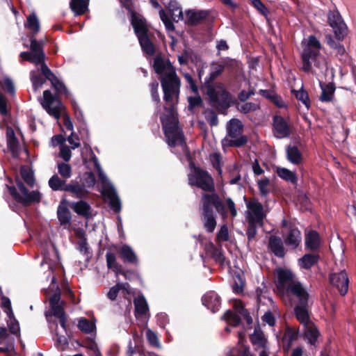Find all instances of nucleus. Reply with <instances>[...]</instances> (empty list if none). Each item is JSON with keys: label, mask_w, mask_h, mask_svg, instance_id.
Returning <instances> with one entry per match:
<instances>
[{"label": "nucleus", "mask_w": 356, "mask_h": 356, "mask_svg": "<svg viewBox=\"0 0 356 356\" xmlns=\"http://www.w3.org/2000/svg\"><path fill=\"white\" fill-rule=\"evenodd\" d=\"M118 254L124 263L130 264L134 266H137L139 263L136 254L127 244H124L120 247Z\"/></svg>", "instance_id": "393cba45"}, {"label": "nucleus", "mask_w": 356, "mask_h": 356, "mask_svg": "<svg viewBox=\"0 0 356 356\" xmlns=\"http://www.w3.org/2000/svg\"><path fill=\"white\" fill-rule=\"evenodd\" d=\"M40 72L43 76L44 79L48 80L51 82V86L54 85V83L58 81V77L52 72V71L49 69V67L47 65L44 60L43 63H40Z\"/></svg>", "instance_id": "37998d69"}, {"label": "nucleus", "mask_w": 356, "mask_h": 356, "mask_svg": "<svg viewBox=\"0 0 356 356\" xmlns=\"http://www.w3.org/2000/svg\"><path fill=\"white\" fill-rule=\"evenodd\" d=\"M302 241L301 232L293 224H290L289 230L284 236L285 245L291 250H296L300 245Z\"/></svg>", "instance_id": "dca6fc26"}, {"label": "nucleus", "mask_w": 356, "mask_h": 356, "mask_svg": "<svg viewBox=\"0 0 356 356\" xmlns=\"http://www.w3.org/2000/svg\"><path fill=\"white\" fill-rule=\"evenodd\" d=\"M303 326L304 339L312 346H316L320 332L316 325L311 322Z\"/></svg>", "instance_id": "bb28decb"}, {"label": "nucleus", "mask_w": 356, "mask_h": 356, "mask_svg": "<svg viewBox=\"0 0 356 356\" xmlns=\"http://www.w3.org/2000/svg\"><path fill=\"white\" fill-rule=\"evenodd\" d=\"M320 86L322 92L319 100L323 102H331L334 97L336 89L335 84L333 82L328 83L327 84L320 83Z\"/></svg>", "instance_id": "2f4dec72"}, {"label": "nucleus", "mask_w": 356, "mask_h": 356, "mask_svg": "<svg viewBox=\"0 0 356 356\" xmlns=\"http://www.w3.org/2000/svg\"><path fill=\"white\" fill-rule=\"evenodd\" d=\"M71 104H72V107L74 111V116H75L76 119L80 122H84L83 113V111H81V109L80 108L79 104H77V102L75 100H72V101H71Z\"/></svg>", "instance_id": "69168bd1"}, {"label": "nucleus", "mask_w": 356, "mask_h": 356, "mask_svg": "<svg viewBox=\"0 0 356 356\" xmlns=\"http://www.w3.org/2000/svg\"><path fill=\"white\" fill-rule=\"evenodd\" d=\"M236 108L241 113L248 114L250 112H254L259 109L260 106L259 104L253 102H246L242 105L238 104Z\"/></svg>", "instance_id": "4d7b16f0"}, {"label": "nucleus", "mask_w": 356, "mask_h": 356, "mask_svg": "<svg viewBox=\"0 0 356 356\" xmlns=\"http://www.w3.org/2000/svg\"><path fill=\"white\" fill-rule=\"evenodd\" d=\"M188 108L190 111L193 112L194 108L197 107H203L204 102L200 95H195V96H190L188 97Z\"/></svg>", "instance_id": "864d4df0"}, {"label": "nucleus", "mask_w": 356, "mask_h": 356, "mask_svg": "<svg viewBox=\"0 0 356 356\" xmlns=\"http://www.w3.org/2000/svg\"><path fill=\"white\" fill-rule=\"evenodd\" d=\"M202 304L213 313L219 310L221 299L217 293L211 291L205 293L202 298Z\"/></svg>", "instance_id": "4be33fe9"}, {"label": "nucleus", "mask_w": 356, "mask_h": 356, "mask_svg": "<svg viewBox=\"0 0 356 356\" xmlns=\"http://www.w3.org/2000/svg\"><path fill=\"white\" fill-rule=\"evenodd\" d=\"M153 68L157 74L161 75L159 79L163 92V110L177 106L181 80L177 74L175 68L168 59L165 61L161 55H157L154 58Z\"/></svg>", "instance_id": "f257e3e1"}, {"label": "nucleus", "mask_w": 356, "mask_h": 356, "mask_svg": "<svg viewBox=\"0 0 356 356\" xmlns=\"http://www.w3.org/2000/svg\"><path fill=\"white\" fill-rule=\"evenodd\" d=\"M143 51L149 56L155 54V47L150 40L148 33L137 36Z\"/></svg>", "instance_id": "58836bf2"}, {"label": "nucleus", "mask_w": 356, "mask_h": 356, "mask_svg": "<svg viewBox=\"0 0 356 356\" xmlns=\"http://www.w3.org/2000/svg\"><path fill=\"white\" fill-rule=\"evenodd\" d=\"M222 216H227L225 205L217 193H202L200 200V211L204 221V227L212 233L216 227V220L213 208Z\"/></svg>", "instance_id": "20e7f679"}, {"label": "nucleus", "mask_w": 356, "mask_h": 356, "mask_svg": "<svg viewBox=\"0 0 356 356\" xmlns=\"http://www.w3.org/2000/svg\"><path fill=\"white\" fill-rule=\"evenodd\" d=\"M102 195L109 200V206L115 213H118L121 210L120 200L118 197L115 188L110 186L104 188L102 192Z\"/></svg>", "instance_id": "cd10ccee"}, {"label": "nucleus", "mask_w": 356, "mask_h": 356, "mask_svg": "<svg viewBox=\"0 0 356 356\" xmlns=\"http://www.w3.org/2000/svg\"><path fill=\"white\" fill-rule=\"evenodd\" d=\"M321 44L315 35L308 37L307 44L303 49L301 58L302 61V70L305 72H310L312 70V62L316 63L320 56ZM316 65V63H314Z\"/></svg>", "instance_id": "1a4fd4ad"}, {"label": "nucleus", "mask_w": 356, "mask_h": 356, "mask_svg": "<svg viewBox=\"0 0 356 356\" xmlns=\"http://www.w3.org/2000/svg\"><path fill=\"white\" fill-rule=\"evenodd\" d=\"M222 319L229 322L234 327L238 326L241 322L239 314L233 312L231 309H228L224 313Z\"/></svg>", "instance_id": "c03bdc74"}, {"label": "nucleus", "mask_w": 356, "mask_h": 356, "mask_svg": "<svg viewBox=\"0 0 356 356\" xmlns=\"http://www.w3.org/2000/svg\"><path fill=\"white\" fill-rule=\"evenodd\" d=\"M58 172L63 178H70L72 175V167L70 164L61 162L58 164Z\"/></svg>", "instance_id": "13d9d810"}, {"label": "nucleus", "mask_w": 356, "mask_h": 356, "mask_svg": "<svg viewBox=\"0 0 356 356\" xmlns=\"http://www.w3.org/2000/svg\"><path fill=\"white\" fill-rule=\"evenodd\" d=\"M30 79L32 83L33 89L36 92L45 83L43 76L37 72L32 70L30 72Z\"/></svg>", "instance_id": "a18cd8bd"}, {"label": "nucleus", "mask_w": 356, "mask_h": 356, "mask_svg": "<svg viewBox=\"0 0 356 356\" xmlns=\"http://www.w3.org/2000/svg\"><path fill=\"white\" fill-rule=\"evenodd\" d=\"M63 191L68 192L72 196L79 200H84L88 197L89 192L82 184L76 181H71L65 185Z\"/></svg>", "instance_id": "412c9836"}, {"label": "nucleus", "mask_w": 356, "mask_h": 356, "mask_svg": "<svg viewBox=\"0 0 356 356\" xmlns=\"http://www.w3.org/2000/svg\"><path fill=\"white\" fill-rule=\"evenodd\" d=\"M291 92L294 95L296 98L301 102L305 107L309 109L311 106L310 99L308 95V92L304 90L303 87H302L300 90H296L294 89L291 90Z\"/></svg>", "instance_id": "a19ab883"}, {"label": "nucleus", "mask_w": 356, "mask_h": 356, "mask_svg": "<svg viewBox=\"0 0 356 356\" xmlns=\"http://www.w3.org/2000/svg\"><path fill=\"white\" fill-rule=\"evenodd\" d=\"M51 86L55 89L57 96H54L49 90H44L41 104L49 115L58 120L61 116L62 111L65 109V106L58 96L63 95L66 98H69L71 95L65 85L59 79Z\"/></svg>", "instance_id": "39448f33"}, {"label": "nucleus", "mask_w": 356, "mask_h": 356, "mask_svg": "<svg viewBox=\"0 0 356 356\" xmlns=\"http://www.w3.org/2000/svg\"><path fill=\"white\" fill-rule=\"evenodd\" d=\"M9 320L7 321V325L10 333L15 335L19 334L20 327L18 321L15 318V315L7 316Z\"/></svg>", "instance_id": "6e6d98bb"}, {"label": "nucleus", "mask_w": 356, "mask_h": 356, "mask_svg": "<svg viewBox=\"0 0 356 356\" xmlns=\"http://www.w3.org/2000/svg\"><path fill=\"white\" fill-rule=\"evenodd\" d=\"M286 157L289 162L294 165H299L302 161V154L297 146L288 145L286 149Z\"/></svg>", "instance_id": "f704fd0d"}, {"label": "nucleus", "mask_w": 356, "mask_h": 356, "mask_svg": "<svg viewBox=\"0 0 356 356\" xmlns=\"http://www.w3.org/2000/svg\"><path fill=\"white\" fill-rule=\"evenodd\" d=\"M308 306L309 303H305L304 305L298 304L294 307L293 309L296 318L302 325H306V324L312 322L309 316Z\"/></svg>", "instance_id": "c756f323"}, {"label": "nucleus", "mask_w": 356, "mask_h": 356, "mask_svg": "<svg viewBox=\"0 0 356 356\" xmlns=\"http://www.w3.org/2000/svg\"><path fill=\"white\" fill-rule=\"evenodd\" d=\"M160 115V121L166 143L170 147L181 146L186 156H190V149L185 140L182 129L179 127L177 106L164 110Z\"/></svg>", "instance_id": "7ed1b4c3"}, {"label": "nucleus", "mask_w": 356, "mask_h": 356, "mask_svg": "<svg viewBox=\"0 0 356 356\" xmlns=\"http://www.w3.org/2000/svg\"><path fill=\"white\" fill-rule=\"evenodd\" d=\"M227 136L231 138L228 145L231 147H241L248 142V138L243 135V125L241 120L236 118L230 120L227 125Z\"/></svg>", "instance_id": "9b49d317"}, {"label": "nucleus", "mask_w": 356, "mask_h": 356, "mask_svg": "<svg viewBox=\"0 0 356 356\" xmlns=\"http://www.w3.org/2000/svg\"><path fill=\"white\" fill-rule=\"evenodd\" d=\"M252 6L259 11L260 14L265 17H267L270 13L268 8L261 0H254V4H252Z\"/></svg>", "instance_id": "338daca9"}, {"label": "nucleus", "mask_w": 356, "mask_h": 356, "mask_svg": "<svg viewBox=\"0 0 356 356\" xmlns=\"http://www.w3.org/2000/svg\"><path fill=\"white\" fill-rule=\"evenodd\" d=\"M247 207L252 212L255 218L250 217L248 220L246 235L250 243L254 240L257 234L256 222L263 225V219L265 217L263 205L258 201H251L247 204Z\"/></svg>", "instance_id": "9d476101"}, {"label": "nucleus", "mask_w": 356, "mask_h": 356, "mask_svg": "<svg viewBox=\"0 0 356 356\" xmlns=\"http://www.w3.org/2000/svg\"><path fill=\"white\" fill-rule=\"evenodd\" d=\"M1 307L3 309V311L7 314V316L13 315L11 302L8 297L5 296H1Z\"/></svg>", "instance_id": "680f3d73"}, {"label": "nucleus", "mask_w": 356, "mask_h": 356, "mask_svg": "<svg viewBox=\"0 0 356 356\" xmlns=\"http://www.w3.org/2000/svg\"><path fill=\"white\" fill-rule=\"evenodd\" d=\"M250 339L253 345H257L260 348L266 347V340L262 332H257L255 330L254 332L250 335Z\"/></svg>", "instance_id": "603ef678"}, {"label": "nucleus", "mask_w": 356, "mask_h": 356, "mask_svg": "<svg viewBox=\"0 0 356 356\" xmlns=\"http://www.w3.org/2000/svg\"><path fill=\"white\" fill-rule=\"evenodd\" d=\"M275 172L280 178L282 179L286 182L294 185L297 184L298 177L296 172H292L285 168L277 167L275 169Z\"/></svg>", "instance_id": "72a5a7b5"}, {"label": "nucleus", "mask_w": 356, "mask_h": 356, "mask_svg": "<svg viewBox=\"0 0 356 356\" xmlns=\"http://www.w3.org/2000/svg\"><path fill=\"white\" fill-rule=\"evenodd\" d=\"M319 259L320 256L318 254H305L299 259L298 261L302 268L309 270L318 264Z\"/></svg>", "instance_id": "e433bc0d"}, {"label": "nucleus", "mask_w": 356, "mask_h": 356, "mask_svg": "<svg viewBox=\"0 0 356 356\" xmlns=\"http://www.w3.org/2000/svg\"><path fill=\"white\" fill-rule=\"evenodd\" d=\"M15 184L22 195L18 193L15 186L6 185V187L13 199L17 203L26 207L33 204H38L40 202L42 197L38 191H33L30 192L25 186L23 181L18 177H16L15 178Z\"/></svg>", "instance_id": "0eeeda50"}, {"label": "nucleus", "mask_w": 356, "mask_h": 356, "mask_svg": "<svg viewBox=\"0 0 356 356\" xmlns=\"http://www.w3.org/2000/svg\"><path fill=\"white\" fill-rule=\"evenodd\" d=\"M205 251L207 254L220 266H223L226 260V257L221 248H217L212 242H210L205 247Z\"/></svg>", "instance_id": "c85d7f7f"}, {"label": "nucleus", "mask_w": 356, "mask_h": 356, "mask_svg": "<svg viewBox=\"0 0 356 356\" xmlns=\"http://www.w3.org/2000/svg\"><path fill=\"white\" fill-rule=\"evenodd\" d=\"M24 26L26 29L30 31L29 35H37V33L40 31V25L39 19L35 13H33L27 17L26 22L24 24Z\"/></svg>", "instance_id": "c9c22d12"}, {"label": "nucleus", "mask_w": 356, "mask_h": 356, "mask_svg": "<svg viewBox=\"0 0 356 356\" xmlns=\"http://www.w3.org/2000/svg\"><path fill=\"white\" fill-rule=\"evenodd\" d=\"M79 329L86 334H90L95 329V324L86 318H81L77 325Z\"/></svg>", "instance_id": "de8ad7c7"}, {"label": "nucleus", "mask_w": 356, "mask_h": 356, "mask_svg": "<svg viewBox=\"0 0 356 356\" xmlns=\"http://www.w3.org/2000/svg\"><path fill=\"white\" fill-rule=\"evenodd\" d=\"M277 281L276 287L280 293H284L287 291V287L296 283L298 280L296 275L288 269L279 268L276 270Z\"/></svg>", "instance_id": "f8f14e48"}, {"label": "nucleus", "mask_w": 356, "mask_h": 356, "mask_svg": "<svg viewBox=\"0 0 356 356\" xmlns=\"http://www.w3.org/2000/svg\"><path fill=\"white\" fill-rule=\"evenodd\" d=\"M30 40V51L35 57L36 60L43 63L45 60V54L43 50L44 42L43 40H37L35 35H29Z\"/></svg>", "instance_id": "5701e85b"}, {"label": "nucleus", "mask_w": 356, "mask_h": 356, "mask_svg": "<svg viewBox=\"0 0 356 356\" xmlns=\"http://www.w3.org/2000/svg\"><path fill=\"white\" fill-rule=\"evenodd\" d=\"M20 175L24 182L31 187L35 184V179L33 172L26 165H22L20 168Z\"/></svg>", "instance_id": "79ce46f5"}, {"label": "nucleus", "mask_w": 356, "mask_h": 356, "mask_svg": "<svg viewBox=\"0 0 356 356\" xmlns=\"http://www.w3.org/2000/svg\"><path fill=\"white\" fill-rule=\"evenodd\" d=\"M329 282L338 290L341 296H344L347 294L349 279L345 270L330 273L329 275Z\"/></svg>", "instance_id": "ddd939ff"}, {"label": "nucleus", "mask_w": 356, "mask_h": 356, "mask_svg": "<svg viewBox=\"0 0 356 356\" xmlns=\"http://www.w3.org/2000/svg\"><path fill=\"white\" fill-rule=\"evenodd\" d=\"M298 332L292 327H287L285 333H284V339H286L288 341V344L291 345L293 341H296L298 338Z\"/></svg>", "instance_id": "e2e57ef3"}, {"label": "nucleus", "mask_w": 356, "mask_h": 356, "mask_svg": "<svg viewBox=\"0 0 356 356\" xmlns=\"http://www.w3.org/2000/svg\"><path fill=\"white\" fill-rule=\"evenodd\" d=\"M67 184L65 180L61 179L57 175H53L49 180V186L54 191H63Z\"/></svg>", "instance_id": "49530a36"}, {"label": "nucleus", "mask_w": 356, "mask_h": 356, "mask_svg": "<svg viewBox=\"0 0 356 356\" xmlns=\"http://www.w3.org/2000/svg\"><path fill=\"white\" fill-rule=\"evenodd\" d=\"M193 168V174L188 175V183L192 186H196L205 193H216L215 192L214 181L211 175L205 170L195 166L191 163Z\"/></svg>", "instance_id": "6e6552de"}, {"label": "nucleus", "mask_w": 356, "mask_h": 356, "mask_svg": "<svg viewBox=\"0 0 356 356\" xmlns=\"http://www.w3.org/2000/svg\"><path fill=\"white\" fill-rule=\"evenodd\" d=\"M216 237L223 242L229 241V231L226 225H222L216 234Z\"/></svg>", "instance_id": "774afa93"}, {"label": "nucleus", "mask_w": 356, "mask_h": 356, "mask_svg": "<svg viewBox=\"0 0 356 356\" xmlns=\"http://www.w3.org/2000/svg\"><path fill=\"white\" fill-rule=\"evenodd\" d=\"M124 8L128 10L131 16V24L133 26L136 36L145 35L148 33V28L146 24L145 19L136 11L131 9L129 5H124Z\"/></svg>", "instance_id": "4468645a"}, {"label": "nucleus", "mask_w": 356, "mask_h": 356, "mask_svg": "<svg viewBox=\"0 0 356 356\" xmlns=\"http://www.w3.org/2000/svg\"><path fill=\"white\" fill-rule=\"evenodd\" d=\"M321 245L319 234L315 230H310L305 236V248L312 252L319 250Z\"/></svg>", "instance_id": "7c9ffc66"}, {"label": "nucleus", "mask_w": 356, "mask_h": 356, "mask_svg": "<svg viewBox=\"0 0 356 356\" xmlns=\"http://www.w3.org/2000/svg\"><path fill=\"white\" fill-rule=\"evenodd\" d=\"M143 51L149 56L155 54V47L150 40L148 33L137 36Z\"/></svg>", "instance_id": "ea45409f"}, {"label": "nucleus", "mask_w": 356, "mask_h": 356, "mask_svg": "<svg viewBox=\"0 0 356 356\" xmlns=\"http://www.w3.org/2000/svg\"><path fill=\"white\" fill-rule=\"evenodd\" d=\"M6 135L8 150L13 158H18L20 154L19 142L15 136L14 129L11 127L7 126Z\"/></svg>", "instance_id": "6ab92c4d"}, {"label": "nucleus", "mask_w": 356, "mask_h": 356, "mask_svg": "<svg viewBox=\"0 0 356 356\" xmlns=\"http://www.w3.org/2000/svg\"><path fill=\"white\" fill-rule=\"evenodd\" d=\"M225 65L218 64L213 70L205 78L203 87L206 89V94L209 98L211 106L222 112L227 110L235 103L232 94L223 86L219 85L214 86L213 82L222 74Z\"/></svg>", "instance_id": "f03ea898"}, {"label": "nucleus", "mask_w": 356, "mask_h": 356, "mask_svg": "<svg viewBox=\"0 0 356 356\" xmlns=\"http://www.w3.org/2000/svg\"><path fill=\"white\" fill-rule=\"evenodd\" d=\"M273 125L275 136L277 138H289L291 136V127L287 121L281 115H274Z\"/></svg>", "instance_id": "2eb2a0df"}, {"label": "nucleus", "mask_w": 356, "mask_h": 356, "mask_svg": "<svg viewBox=\"0 0 356 356\" xmlns=\"http://www.w3.org/2000/svg\"><path fill=\"white\" fill-rule=\"evenodd\" d=\"M227 356H254L250 350L248 346L241 344L238 347L234 348Z\"/></svg>", "instance_id": "3c124183"}, {"label": "nucleus", "mask_w": 356, "mask_h": 356, "mask_svg": "<svg viewBox=\"0 0 356 356\" xmlns=\"http://www.w3.org/2000/svg\"><path fill=\"white\" fill-rule=\"evenodd\" d=\"M210 159L213 168H215L218 175H222V170L221 168V155L220 153H213L210 156Z\"/></svg>", "instance_id": "bf43d9fd"}, {"label": "nucleus", "mask_w": 356, "mask_h": 356, "mask_svg": "<svg viewBox=\"0 0 356 356\" xmlns=\"http://www.w3.org/2000/svg\"><path fill=\"white\" fill-rule=\"evenodd\" d=\"M89 0H70V6L75 15L80 16L88 10Z\"/></svg>", "instance_id": "4c0bfd02"}, {"label": "nucleus", "mask_w": 356, "mask_h": 356, "mask_svg": "<svg viewBox=\"0 0 356 356\" xmlns=\"http://www.w3.org/2000/svg\"><path fill=\"white\" fill-rule=\"evenodd\" d=\"M269 183H270V181H269L268 178H266V177L259 180L257 185H258V188H259L261 196L266 197L268 195V193H269V191L267 188Z\"/></svg>", "instance_id": "0e129e2a"}, {"label": "nucleus", "mask_w": 356, "mask_h": 356, "mask_svg": "<svg viewBox=\"0 0 356 356\" xmlns=\"http://www.w3.org/2000/svg\"><path fill=\"white\" fill-rule=\"evenodd\" d=\"M70 208L79 216L84 217L87 219L92 216L90 205L83 200L78 202H69Z\"/></svg>", "instance_id": "a878e982"}, {"label": "nucleus", "mask_w": 356, "mask_h": 356, "mask_svg": "<svg viewBox=\"0 0 356 356\" xmlns=\"http://www.w3.org/2000/svg\"><path fill=\"white\" fill-rule=\"evenodd\" d=\"M106 265L108 269L117 273L122 266L117 263V258L115 253L107 252L106 254Z\"/></svg>", "instance_id": "09e8293b"}, {"label": "nucleus", "mask_w": 356, "mask_h": 356, "mask_svg": "<svg viewBox=\"0 0 356 356\" xmlns=\"http://www.w3.org/2000/svg\"><path fill=\"white\" fill-rule=\"evenodd\" d=\"M268 248L275 256L283 258L285 256V249L283 241L280 236L275 235L270 236L268 243Z\"/></svg>", "instance_id": "b1692460"}, {"label": "nucleus", "mask_w": 356, "mask_h": 356, "mask_svg": "<svg viewBox=\"0 0 356 356\" xmlns=\"http://www.w3.org/2000/svg\"><path fill=\"white\" fill-rule=\"evenodd\" d=\"M205 114L206 120L211 127H215L218 124V115L213 109H207Z\"/></svg>", "instance_id": "052dcab7"}, {"label": "nucleus", "mask_w": 356, "mask_h": 356, "mask_svg": "<svg viewBox=\"0 0 356 356\" xmlns=\"http://www.w3.org/2000/svg\"><path fill=\"white\" fill-rule=\"evenodd\" d=\"M165 6L170 12L172 15H176L175 13L177 11H178L179 12V15H178L179 18L181 19H183V18H184L183 13L181 9L180 5L177 0H170L168 3V4L165 5Z\"/></svg>", "instance_id": "5fc2aeb1"}, {"label": "nucleus", "mask_w": 356, "mask_h": 356, "mask_svg": "<svg viewBox=\"0 0 356 356\" xmlns=\"http://www.w3.org/2000/svg\"><path fill=\"white\" fill-rule=\"evenodd\" d=\"M209 15L206 10L188 9L186 10V24L188 26H196L202 23Z\"/></svg>", "instance_id": "a211bd4d"}, {"label": "nucleus", "mask_w": 356, "mask_h": 356, "mask_svg": "<svg viewBox=\"0 0 356 356\" xmlns=\"http://www.w3.org/2000/svg\"><path fill=\"white\" fill-rule=\"evenodd\" d=\"M286 293L295 296L298 300V304L309 303V294L300 281L292 283L287 287Z\"/></svg>", "instance_id": "f3484780"}, {"label": "nucleus", "mask_w": 356, "mask_h": 356, "mask_svg": "<svg viewBox=\"0 0 356 356\" xmlns=\"http://www.w3.org/2000/svg\"><path fill=\"white\" fill-rule=\"evenodd\" d=\"M68 205L69 202L63 197L57 209V218L62 226L71 225L72 213L67 207Z\"/></svg>", "instance_id": "aec40b11"}, {"label": "nucleus", "mask_w": 356, "mask_h": 356, "mask_svg": "<svg viewBox=\"0 0 356 356\" xmlns=\"http://www.w3.org/2000/svg\"><path fill=\"white\" fill-rule=\"evenodd\" d=\"M150 95L152 101L155 103L156 108H159L161 104L160 95L159 93V82L156 80L149 84Z\"/></svg>", "instance_id": "8fccbe9b"}, {"label": "nucleus", "mask_w": 356, "mask_h": 356, "mask_svg": "<svg viewBox=\"0 0 356 356\" xmlns=\"http://www.w3.org/2000/svg\"><path fill=\"white\" fill-rule=\"evenodd\" d=\"M327 18V24L332 29L334 37L331 34H327L325 36V42L331 49H335L348 35V27L337 8L330 10Z\"/></svg>", "instance_id": "423d86ee"}, {"label": "nucleus", "mask_w": 356, "mask_h": 356, "mask_svg": "<svg viewBox=\"0 0 356 356\" xmlns=\"http://www.w3.org/2000/svg\"><path fill=\"white\" fill-rule=\"evenodd\" d=\"M134 304L135 307L134 314L136 317L144 316L149 311L147 300L143 295H139L138 297L135 298Z\"/></svg>", "instance_id": "473e14b6"}]
</instances>
